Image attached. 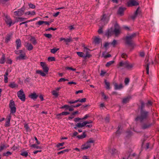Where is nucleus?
Wrapping results in <instances>:
<instances>
[{
    "label": "nucleus",
    "mask_w": 159,
    "mask_h": 159,
    "mask_svg": "<svg viewBox=\"0 0 159 159\" xmlns=\"http://www.w3.org/2000/svg\"><path fill=\"white\" fill-rule=\"evenodd\" d=\"M9 147V145L6 143H1L0 146V152H1L4 149H6Z\"/></svg>",
    "instance_id": "obj_23"
},
{
    "label": "nucleus",
    "mask_w": 159,
    "mask_h": 159,
    "mask_svg": "<svg viewBox=\"0 0 159 159\" xmlns=\"http://www.w3.org/2000/svg\"><path fill=\"white\" fill-rule=\"evenodd\" d=\"M72 41V40L71 38H68V39H65V42L66 43H69L71 41Z\"/></svg>",
    "instance_id": "obj_63"
},
{
    "label": "nucleus",
    "mask_w": 159,
    "mask_h": 159,
    "mask_svg": "<svg viewBox=\"0 0 159 159\" xmlns=\"http://www.w3.org/2000/svg\"><path fill=\"white\" fill-rule=\"evenodd\" d=\"M30 147L36 148V149H41V148L39 146H37L35 144H33L30 146Z\"/></svg>",
    "instance_id": "obj_46"
},
{
    "label": "nucleus",
    "mask_w": 159,
    "mask_h": 159,
    "mask_svg": "<svg viewBox=\"0 0 159 159\" xmlns=\"http://www.w3.org/2000/svg\"><path fill=\"white\" fill-rule=\"evenodd\" d=\"M115 89L116 90L120 89H122L123 88V86L122 84H120V85H118L117 83H115L114 84Z\"/></svg>",
    "instance_id": "obj_27"
},
{
    "label": "nucleus",
    "mask_w": 159,
    "mask_h": 159,
    "mask_svg": "<svg viewBox=\"0 0 159 159\" xmlns=\"http://www.w3.org/2000/svg\"><path fill=\"white\" fill-rule=\"evenodd\" d=\"M19 148V147L18 146H15V145H14L12 147V149L13 150L15 151L17 149H18Z\"/></svg>",
    "instance_id": "obj_61"
},
{
    "label": "nucleus",
    "mask_w": 159,
    "mask_h": 159,
    "mask_svg": "<svg viewBox=\"0 0 159 159\" xmlns=\"http://www.w3.org/2000/svg\"><path fill=\"white\" fill-rule=\"evenodd\" d=\"M25 9L24 7H22L18 9L17 11L14 12V14L15 16H22L25 12Z\"/></svg>",
    "instance_id": "obj_8"
},
{
    "label": "nucleus",
    "mask_w": 159,
    "mask_h": 159,
    "mask_svg": "<svg viewBox=\"0 0 159 159\" xmlns=\"http://www.w3.org/2000/svg\"><path fill=\"white\" fill-rule=\"evenodd\" d=\"M129 82V79L128 78H126L124 80V82L125 83V85H127Z\"/></svg>",
    "instance_id": "obj_50"
},
{
    "label": "nucleus",
    "mask_w": 159,
    "mask_h": 159,
    "mask_svg": "<svg viewBox=\"0 0 159 159\" xmlns=\"http://www.w3.org/2000/svg\"><path fill=\"white\" fill-rule=\"evenodd\" d=\"M9 107L10 109V114L14 115L16 112V108L15 106V103L14 101L11 100L9 104Z\"/></svg>",
    "instance_id": "obj_6"
},
{
    "label": "nucleus",
    "mask_w": 159,
    "mask_h": 159,
    "mask_svg": "<svg viewBox=\"0 0 159 159\" xmlns=\"http://www.w3.org/2000/svg\"><path fill=\"white\" fill-rule=\"evenodd\" d=\"M5 21L7 25H8L9 27H10L12 24V25H14L15 23H12V21L11 19L9 16H8L7 15H6L5 16Z\"/></svg>",
    "instance_id": "obj_10"
},
{
    "label": "nucleus",
    "mask_w": 159,
    "mask_h": 159,
    "mask_svg": "<svg viewBox=\"0 0 159 159\" xmlns=\"http://www.w3.org/2000/svg\"><path fill=\"white\" fill-rule=\"evenodd\" d=\"M114 62V61H111L109 62H108L107 63L105 66L107 67H108L110 66Z\"/></svg>",
    "instance_id": "obj_42"
},
{
    "label": "nucleus",
    "mask_w": 159,
    "mask_h": 159,
    "mask_svg": "<svg viewBox=\"0 0 159 159\" xmlns=\"http://www.w3.org/2000/svg\"><path fill=\"white\" fill-rule=\"evenodd\" d=\"M69 151V150L68 149H66L65 150H63L62 151H61L59 152H58L57 153L58 155H60L61 154H63L65 153V152H68Z\"/></svg>",
    "instance_id": "obj_44"
},
{
    "label": "nucleus",
    "mask_w": 159,
    "mask_h": 159,
    "mask_svg": "<svg viewBox=\"0 0 159 159\" xmlns=\"http://www.w3.org/2000/svg\"><path fill=\"white\" fill-rule=\"evenodd\" d=\"M93 42L95 44H99L102 42V40L100 38L96 37L94 39Z\"/></svg>",
    "instance_id": "obj_26"
},
{
    "label": "nucleus",
    "mask_w": 159,
    "mask_h": 159,
    "mask_svg": "<svg viewBox=\"0 0 159 159\" xmlns=\"http://www.w3.org/2000/svg\"><path fill=\"white\" fill-rule=\"evenodd\" d=\"M11 116L10 115L7 116L6 122L5 124V126L8 127L10 126V120L11 119Z\"/></svg>",
    "instance_id": "obj_15"
},
{
    "label": "nucleus",
    "mask_w": 159,
    "mask_h": 159,
    "mask_svg": "<svg viewBox=\"0 0 159 159\" xmlns=\"http://www.w3.org/2000/svg\"><path fill=\"white\" fill-rule=\"evenodd\" d=\"M114 34L113 30L112 29H108L105 35L108 36H111Z\"/></svg>",
    "instance_id": "obj_25"
},
{
    "label": "nucleus",
    "mask_w": 159,
    "mask_h": 159,
    "mask_svg": "<svg viewBox=\"0 0 159 159\" xmlns=\"http://www.w3.org/2000/svg\"><path fill=\"white\" fill-rule=\"evenodd\" d=\"M28 6L30 8L32 9H34L35 7V5L32 3L29 4Z\"/></svg>",
    "instance_id": "obj_55"
},
{
    "label": "nucleus",
    "mask_w": 159,
    "mask_h": 159,
    "mask_svg": "<svg viewBox=\"0 0 159 159\" xmlns=\"http://www.w3.org/2000/svg\"><path fill=\"white\" fill-rule=\"evenodd\" d=\"M86 136L85 132H83L82 135H79L77 136V137L79 139H82L85 138Z\"/></svg>",
    "instance_id": "obj_30"
},
{
    "label": "nucleus",
    "mask_w": 159,
    "mask_h": 159,
    "mask_svg": "<svg viewBox=\"0 0 159 159\" xmlns=\"http://www.w3.org/2000/svg\"><path fill=\"white\" fill-rule=\"evenodd\" d=\"M6 63L11 64L12 63V60L11 59H8Z\"/></svg>",
    "instance_id": "obj_64"
},
{
    "label": "nucleus",
    "mask_w": 159,
    "mask_h": 159,
    "mask_svg": "<svg viewBox=\"0 0 159 159\" xmlns=\"http://www.w3.org/2000/svg\"><path fill=\"white\" fill-rule=\"evenodd\" d=\"M70 107V106L68 105H65L60 107L61 109L65 108V110H68L69 108Z\"/></svg>",
    "instance_id": "obj_41"
},
{
    "label": "nucleus",
    "mask_w": 159,
    "mask_h": 159,
    "mask_svg": "<svg viewBox=\"0 0 159 159\" xmlns=\"http://www.w3.org/2000/svg\"><path fill=\"white\" fill-rule=\"evenodd\" d=\"M150 119L149 112L146 110L140 111L139 114L135 118V121L141 124V128L143 129H148L153 125L148 121Z\"/></svg>",
    "instance_id": "obj_1"
},
{
    "label": "nucleus",
    "mask_w": 159,
    "mask_h": 159,
    "mask_svg": "<svg viewBox=\"0 0 159 159\" xmlns=\"http://www.w3.org/2000/svg\"><path fill=\"white\" fill-rule=\"evenodd\" d=\"M16 19H18L20 20H17V22H18L22 21H23L26 18H22V17H16Z\"/></svg>",
    "instance_id": "obj_48"
},
{
    "label": "nucleus",
    "mask_w": 159,
    "mask_h": 159,
    "mask_svg": "<svg viewBox=\"0 0 159 159\" xmlns=\"http://www.w3.org/2000/svg\"><path fill=\"white\" fill-rule=\"evenodd\" d=\"M82 104L81 103H79L76 105H71L70 107H72L75 108L80 106Z\"/></svg>",
    "instance_id": "obj_57"
},
{
    "label": "nucleus",
    "mask_w": 159,
    "mask_h": 159,
    "mask_svg": "<svg viewBox=\"0 0 159 159\" xmlns=\"http://www.w3.org/2000/svg\"><path fill=\"white\" fill-rule=\"evenodd\" d=\"M26 58L27 57L25 53L20 54L18 56L16 57V59L17 60H25L26 59Z\"/></svg>",
    "instance_id": "obj_19"
},
{
    "label": "nucleus",
    "mask_w": 159,
    "mask_h": 159,
    "mask_svg": "<svg viewBox=\"0 0 159 159\" xmlns=\"http://www.w3.org/2000/svg\"><path fill=\"white\" fill-rule=\"evenodd\" d=\"M12 154V153L9 151H7L6 152H4L2 154L3 156H6L7 157H8L10 155H11Z\"/></svg>",
    "instance_id": "obj_34"
},
{
    "label": "nucleus",
    "mask_w": 159,
    "mask_h": 159,
    "mask_svg": "<svg viewBox=\"0 0 159 159\" xmlns=\"http://www.w3.org/2000/svg\"><path fill=\"white\" fill-rule=\"evenodd\" d=\"M57 29L56 28H53L52 27H50V28H48V29H46L45 30L46 31H50V30H53V31H54V30H56Z\"/></svg>",
    "instance_id": "obj_54"
},
{
    "label": "nucleus",
    "mask_w": 159,
    "mask_h": 159,
    "mask_svg": "<svg viewBox=\"0 0 159 159\" xmlns=\"http://www.w3.org/2000/svg\"><path fill=\"white\" fill-rule=\"evenodd\" d=\"M15 43L16 49H19L21 47V41L20 39H16L15 41Z\"/></svg>",
    "instance_id": "obj_18"
},
{
    "label": "nucleus",
    "mask_w": 159,
    "mask_h": 159,
    "mask_svg": "<svg viewBox=\"0 0 159 159\" xmlns=\"http://www.w3.org/2000/svg\"><path fill=\"white\" fill-rule=\"evenodd\" d=\"M109 20V16L103 13L101 17L100 21L101 24L99 25L100 27H102L107 24Z\"/></svg>",
    "instance_id": "obj_5"
},
{
    "label": "nucleus",
    "mask_w": 159,
    "mask_h": 159,
    "mask_svg": "<svg viewBox=\"0 0 159 159\" xmlns=\"http://www.w3.org/2000/svg\"><path fill=\"white\" fill-rule=\"evenodd\" d=\"M52 95L54 96L56 98L58 97V93L56 90H54L52 91Z\"/></svg>",
    "instance_id": "obj_43"
},
{
    "label": "nucleus",
    "mask_w": 159,
    "mask_h": 159,
    "mask_svg": "<svg viewBox=\"0 0 159 159\" xmlns=\"http://www.w3.org/2000/svg\"><path fill=\"white\" fill-rule=\"evenodd\" d=\"M126 134L127 137H128L131 136L132 134V132L130 130L126 131Z\"/></svg>",
    "instance_id": "obj_51"
},
{
    "label": "nucleus",
    "mask_w": 159,
    "mask_h": 159,
    "mask_svg": "<svg viewBox=\"0 0 159 159\" xmlns=\"http://www.w3.org/2000/svg\"><path fill=\"white\" fill-rule=\"evenodd\" d=\"M89 49L86 47H84V51H86L85 55H84V57L85 58H90L92 56L91 54L89 53L88 50Z\"/></svg>",
    "instance_id": "obj_21"
},
{
    "label": "nucleus",
    "mask_w": 159,
    "mask_h": 159,
    "mask_svg": "<svg viewBox=\"0 0 159 159\" xmlns=\"http://www.w3.org/2000/svg\"><path fill=\"white\" fill-rule=\"evenodd\" d=\"M45 21L43 20H39L36 23V24H38L39 25H42L43 24H44Z\"/></svg>",
    "instance_id": "obj_52"
},
{
    "label": "nucleus",
    "mask_w": 159,
    "mask_h": 159,
    "mask_svg": "<svg viewBox=\"0 0 159 159\" xmlns=\"http://www.w3.org/2000/svg\"><path fill=\"white\" fill-rule=\"evenodd\" d=\"M32 44L34 45L37 43L36 40L34 38L32 39Z\"/></svg>",
    "instance_id": "obj_53"
},
{
    "label": "nucleus",
    "mask_w": 159,
    "mask_h": 159,
    "mask_svg": "<svg viewBox=\"0 0 159 159\" xmlns=\"http://www.w3.org/2000/svg\"><path fill=\"white\" fill-rule=\"evenodd\" d=\"M40 64V66L42 67L43 72L42 70H38L36 71V73L37 74H40L42 76L44 77L46 75V74H46L48 73L49 68L45 62H41Z\"/></svg>",
    "instance_id": "obj_3"
},
{
    "label": "nucleus",
    "mask_w": 159,
    "mask_h": 159,
    "mask_svg": "<svg viewBox=\"0 0 159 159\" xmlns=\"http://www.w3.org/2000/svg\"><path fill=\"white\" fill-rule=\"evenodd\" d=\"M17 96L21 101L25 102V96L22 89H20L17 92Z\"/></svg>",
    "instance_id": "obj_7"
},
{
    "label": "nucleus",
    "mask_w": 159,
    "mask_h": 159,
    "mask_svg": "<svg viewBox=\"0 0 159 159\" xmlns=\"http://www.w3.org/2000/svg\"><path fill=\"white\" fill-rule=\"evenodd\" d=\"M141 105L140 107V111H141L142 110H145L144 109L145 105V104L144 102H141Z\"/></svg>",
    "instance_id": "obj_40"
},
{
    "label": "nucleus",
    "mask_w": 159,
    "mask_h": 159,
    "mask_svg": "<svg viewBox=\"0 0 159 159\" xmlns=\"http://www.w3.org/2000/svg\"><path fill=\"white\" fill-rule=\"evenodd\" d=\"M127 6L130 7L133 6H137L139 5L138 2L135 0H130L127 3Z\"/></svg>",
    "instance_id": "obj_11"
},
{
    "label": "nucleus",
    "mask_w": 159,
    "mask_h": 159,
    "mask_svg": "<svg viewBox=\"0 0 159 159\" xmlns=\"http://www.w3.org/2000/svg\"><path fill=\"white\" fill-rule=\"evenodd\" d=\"M80 120H82V118L79 117H76L74 120V121L76 122H77Z\"/></svg>",
    "instance_id": "obj_60"
},
{
    "label": "nucleus",
    "mask_w": 159,
    "mask_h": 159,
    "mask_svg": "<svg viewBox=\"0 0 159 159\" xmlns=\"http://www.w3.org/2000/svg\"><path fill=\"white\" fill-rule=\"evenodd\" d=\"M59 48H53L51 50V52L52 53H55L58 50Z\"/></svg>",
    "instance_id": "obj_47"
},
{
    "label": "nucleus",
    "mask_w": 159,
    "mask_h": 159,
    "mask_svg": "<svg viewBox=\"0 0 159 159\" xmlns=\"http://www.w3.org/2000/svg\"><path fill=\"white\" fill-rule=\"evenodd\" d=\"M9 86L11 88H14L16 87H17L18 85L14 82L11 83L9 85Z\"/></svg>",
    "instance_id": "obj_35"
},
{
    "label": "nucleus",
    "mask_w": 159,
    "mask_h": 159,
    "mask_svg": "<svg viewBox=\"0 0 159 159\" xmlns=\"http://www.w3.org/2000/svg\"><path fill=\"white\" fill-rule=\"evenodd\" d=\"M25 47L26 48L27 50L29 51L32 50L34 48L33 45L31 43H27V45L25 46Z\"/></svg>",
    "instance_id": "obj_24"
},
{
    "label": "nucleus",
    "mask_w": 159,
    "mask_h": 159,
    "mask_svg": "<svg viewBox=\"0 0 159 159\" xmlns=\"http://www.w3.org/2000/svg\"><path fill=\"white\" fill-rule=\"evenodd\" d=\"M88 148H89V147L86 145L85 143L82 145L81 146V148L82 150H85Z\"/></svg>",
    "instance_id": "obj_39"
},
{
    "label": "nucleus",
    "mask_w": 159,
    "mask_h": 159,
    "mask_svg": "<svg viewBox=\"0 0 159 159\" xmlns=\"http://www.w3.org/2000/svg\"><path fill=\"white\" fill-rule=\"evenodd\" d=\"M76 53L80 57H84V54L83 52H77Z\"/></svg>",
    "instance_id": "obj_45"
},
{
    "label": "nucleus",
    "mask_w": 159,
    "mask_h": 159,
    "mask_svg": "<svg viewBox=\"0 0 159 159\" xmlns=\"http://www.w3.org/2000/svg\"><path fill=\"white\" fill-rule=\"evenodd\" d=\"M70 114V113L67 111H63L62 112L59 114V116H67Z\"/></svg>",
    "instance_id": "obj_37"
},
{
    "label": "nucleus",
    "mask_w": 159,
    "mask_h": 159,
    "mask_svg": "<svg viewBox=\"0 0 159 159\" xmlns=\"http://www.w3.org/2000/svg\"><path fill=\"white\" fill-rule=\"evenodd\" d=\"M68 80L65 79L64 78H61L58 81V82H62V81H68Z\"/></svg>",
    "instance_id": "obj_58"
},
{
    "label": "nucleus",
    "mask_w": 159,
    "mask_h": 159,
    "mask_svg": "<svg viewBox=\"0 0 159 159\" xmlns=\"http://www.w3.org/2000/svg\"><path fill=\"white\" fill-rule=\"evenodd\" d=\"M121 57L122 58L126 59L127 57V54L125 53H123L121 54Z\"/></svg>",
    "instance_id": "obj_62"
},
{
    "label": "nucleus",
    "mask_w": 159,
    "mask_h": 159,
    "mask_svg": "<svg viewBox=\"0 0 159 159\" xmlns=\"http://www.w3.org/2000/svg\"><path fill=\"white\" fill-rule=\"evenodd\" d=\"M94 142V141L92 140V138H90L89 140L87 142L85 143L86 145L89 147V148H90L91 146V145L90 143H93Z\"/></svg>",
    "instance_id": "obj_29"
},
{
    "label": "nucleus",
    "mask_w": 159,
    "mask_h": 159,
    "mask_svg": "<svg viewBox=\"0 0 159 159\" xmlns=\"http://www.w3.org/2000/svg\"><path fill=\"white\" fill-rule=\"evenodd\" d=\"M137 34L135 33L132 34L129 36H126L124 39L125 43L129 46H132L134 45L133 39L136 37Z\"/></svg>",
    "instance_id": "obj_4"
},
{
    "label": "nucleus",
    "mask_w": 159,
    "mask_h": 159,
    "mask_svg": "<svg viewBox=\"0 0 159 159\" xmlns=\"http://www.w3.org/2000/svg\"><path fill=\"white\" fill-rule=\"evenodd\" d=\"M140 12L139 10V7H138L134 12V14L133 15H132L130 17L133 20H134L135 18L136 17L137 15Z\"/></svg>",
    "instance_id": "obj_20"
},
{
    "label": "nucleus",
    "mask_w": 159,
    "mask_h": 159,
    "mask_svg": "<svg viewBox=\"0 0 159 159\" xmlns=\"http://www.w3.org/2000/svg\"><path fill=\"white\" fill-rule=\"evenodd\" d=\"M13 35V33H10L7 34L5 38V43H7L11 39L12 36Z\"/></svg>",
    "instance_id": "obj_12"
},
{
    "label": "nucleus",
    "mask_w": 159,
    "mask_h": 159,
    "mask_svg": "<svg viewBox=\"0 0 159 159\" xmlns=\"http://www.w3.org/2000/svg\"><path fill=\"white\" fill-rule=\"evenodd\" d=\"M48 60L50 61H55V58L54 57H49L48 58Z\"/></svg>",
    "instance_id": "obj_59"
},
{
    "label": "nucleus",
    "mask_w": 159,
    "mask_h": 159,
    "mask_svg": "<svg viewBox=\"0 0 159 159\" xmlns=\"http://www.w3.org/2000/svg\"><path fill=\"white\" fill-rule=\"evenodd\" d=\"M104 82L105 84L106 89H110V83L107 82L106 80H104Z\"/></svg>",
    "instance_id": "obj_32"
},
{
    "label": "nucleus",
    "mask_w": 159,
    "mask_h": 159,
    "mask_svg": "<svg viewBox=\"0 0 159 159\" xmlns=\"http://www.w3.org/2000/svg\"><path fill=\"white\" fill-rule=\"evenodd\" d=\"M20 155L25 157H27L28 156V153L27 151H25L24 152H22L20 154Z\"/></svg>",
    "instance_id": "obj_38"
},
{
    "label": "nucleus",
    "mask_w": 159,
    "mask_h": 159,
    "mask_svg": "<svg viewBox=\"0 0 159 159\" xmlns=\"http://www.w3.org/2000/svg\"><path fill=\"white\" fill-rule=\"evenodd\" d=\"M25 15H28L30 16H34L35 15V12L34 11H33L32 12L30 11H27L25 13Z\"/></svg>",
    "instance_id": "obj_33"
},
{
    "label": "nucleus",
    "mask_w": 159,
    "mask_h": 159,
    "mask_svg": "<svg viewBox=\"0 0 159 159\" xmlns=\"http://www.w3.org/2000/svg\"><path fill=\"white\" fill-rule=\"evenodd\" d=\"M131 98V97L130 96H128L127 97L123 98L122 101V103L124 104H126L128 102L130 99Z\"/></svg>",
    "instance_id": "obj_22"
},
{
    "label": "nucleus",
    "mask_w": 159,
    "mask_h": 159,
    "mask_svg": "<svg viewBox=\"0 0 159 159\" xmlns=\"http://www.w3.org/2000/svg\"><path fill=\"white\" fill-rule=\"evenodd\" d=\"M118 128V130L116 132V135H119L120 134V133L119 131V130L121 128V126L119 125Z\"/></svg>",
    "instance_id": "obj_56"
},
{
    "label": "nucleus",
    "mask_w": 159,
    "mask_h": 159,
    "mask_svg": "<svg viewBox=\"0 0 159 159\" xmlns=\"http://www.w3.org/2000/svg\"><path fill=\"white\" fill-rule=\"evenodd\" d=\"M126 9V8L125 7H120L117 12V14L120 15V16H123L124 14V11Z\"/></svg>",
    "instance_id": "obj_16"
},
{
    "label": "nucleus",
    "mask_w": 159,
    "mask_h": 159,
    "mask_svg": "<svg viewBox=\"0 0 159 159\" xmlns=\"http://www.w3.org/2000/svg\"><path fill=\"white\" fill-rule=\"evenodd\" d=\"M24 127L26 130V132H28L29 131L30 132L31 129H30L28 124L27 123L24 124Z\"/></svg>",
    "instance_id": "obj_28"
},
{
    "label": "nucleus",
    "mask_w": 159,
    "mask_h": 159,
    "mask_svg": "<svg viewBox=\"0 0 159 159\" xmlns=\"http://www.w3.org/2000/svg\"><path fill=\"white\" fill-rule=\"evenodd\" d=\"M113 32L114 33L116 36H118L120 34V27L117 23L115 24L114 29Z\"/></svg>",
    "instance_id": "obj_9"
},
{
    "label": "nucleus",
    "mask_w": 159,
    "mask_h": 159,
    "mask_svg": "<svg viewBox=\"0 0 159 159\" xmlns=\"http://www.w3.org/2000/svg\"><path fill=\"white\" fill-rule=\"evenodd\" d=\"M43 35L46 37L48 39L51 38L52 35L51 34H44Z\"/></svg>",
    "instance_id": "obj_49"
},
{
    "label": "nucleus",
    "mask_w": 159,
    "mask_h": 159,
    "mask_svg": "<svg viewBox=\"0 0 159 159\" xmlns=\"http://www.w3.org/2000/svg\"><path fill=\"white\" fill-rule=\"evenodd\" d=\"M86 98H83L81 99H78L77 100H75V101L74 100H70L67 103L70 104H74L75 103H77L78 102H86Z\"/></svg>",
    "instance_id": "obj_13"
},
{
    "label": "nucleus",
    "mask_w": 159,
    "mask_h": 159,
    "mask_svg": "<svg viewBox=\"0 0 159 159\" xmlns=\"http://www.w3.org/2000/svg\"><path fill=\"white\" fill-rule=\"evenodd\" d=\"M134 66V64L130 63L128 61H121L117 65V67L119 68L121 67H123L124 68L128 70H131Z\"/></svg>",
    "instance_id": "obj_2"
},
{
    "label": "nucleus",
    "mask_w": 159,
    "mask_h": 159,
    "mask_svg": "<svg viewBox=\"0 0 159 159\" xmlns=\"http://www.w3.org/2000/svg\"><path fill=\"white\" fill-rule=\"evenodd\" d=\"M152 102L150 100H148L147 102L145 103L146 106L148 107L152 106Z\"/></svg>",
    "instance_id": "obj_36"
},
{
    "label": "nucleus",
    "mask_w": 159,
    "mask_h": 159,
    "mask_svg": "<svg viewBox=\"0 0 159 159\" xmlns=\"http://www.w3.org/2000/svg\"><path fill=\"white\" fill-rule=\"evenodd\" d=\"M5 55L3 54L2 57L0 59V64H3L5 61Z\"/></svg>",
    "instance_id": "obj_31"
},
{
    "label": "nucleus",
    "mask_w": 159,
    "mask_h": 159,
    "mask_svg": "<svg viewBox=\"0 0 159 159\" xmlns=\"http://www.w3.org/2000/svg\"><path fill=\"white\" fill-rule=\"evenodd\" d=\"M145 65L144 66L146 67V69L147 71V74H148L149 73V66L150 65V63L148 62V58L147 57H146L144 61Z\"/></svg>",
    "instance_id": "obj_14"
},
{
    "label": "nucleus",
    "mask_w": 159,
    "mask_h": 159,
    "mask_svg": "<svg viewBox=\"0 0 159 159\" xmlns=\"http://www.w3.org/2000/svg\"><path fill=\"white\" fill-rule=\"evenodd\" d=\"M39 97V95L36 94L35 92L31 93L28 95V97L34 100H35Z\"/></svg>",
    "instance_id": "obj_17"
}]
</instances>
